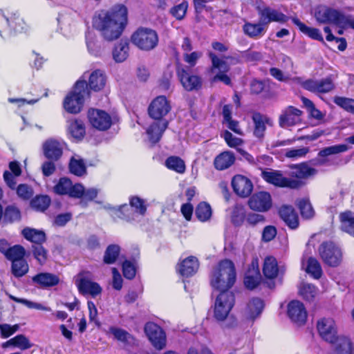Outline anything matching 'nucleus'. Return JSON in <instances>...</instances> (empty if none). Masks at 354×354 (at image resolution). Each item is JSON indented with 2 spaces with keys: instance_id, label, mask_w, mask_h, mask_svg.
<instances>
[{
  "instance_id": "1",
  "label": "nucleus",
  "mask_w": 354,
  "mask_h": 354,
  "mask_svg": "<svg viewBox=\"0 0 354 354\" xmlns=\"http://www.w3.org/2000/svg\"><path fill=\"white\" fill-rule=\"evenodd\" d=\"M128 23V10L122 4H116L109 10H101L93 18V28L106 41L118 39Z\"/></svg>"
},
{
  "instance_id": "2",
  "label": "nucleus",
  "mask_w": 354,
  "mask_h": 354,
  "mask_svg": "<svg viewBox=\"0 0 354 354\" xmlns=\"http://www.w3.org/2000/svg\"><path fill=\"white\" fill-rule=\"evenodd\" d=\"M236 281L234 263L227 259L221 261L214 268L210 276L212 287L221 292H229Z\"/></svg>"
},
{
  "instance_id": "3",
  "label": "nucleus",
  "mask_w": 354,
  "mask_h": 354,
  "mask_svg": "<svg viewBox=\"0 0 354 354\" xmlns=\"http://www.w3.org/2000/svg\"><path fill=\"white\" fill-rule=\"evenodd\" d=\"M208 56L211 59L212 66L209 72L214 74L212 78V82L221 81L226 85L231 84V80L227 75L230 70V64H236L240 62V59L236 55L224 56L222 57H218L214 53L209 52Z\"/></svg>"
},
{
  "instance_id": "4",
  "label": "nucleus",
  "mask_w": 354,
  "mask_h": 354,
  "mask_svg": "<svg viewBox=\"0 0 354 354\" xmlns=\"http://www.w3.org/2000/svg\"><path fill=\"white\" fill-rule=\"evenodd\" d=\"M89 92L85 80H78L73 90L66 96L63 106L70 113L80 112L84 104V99L88 96Z\"/></svg>"
},
{
  "instance_id": "5",
  "label": "nucleus",
  "mask_w": 354,
  "mask_h": 354,
  "mask_svg": "<svg viewBox=\"0 0 354 354\" xmlns=\"http://www.w3.org/2000/svg\"><path fill=\"white\" fill-rule=\"evenodd\" d=\"M131 41L139 49L149 51L157 46L159 39L156 30L141 27L132 34Z\"/></svg>"
},
{
  "instance_id": "6",
  "label": "nucleus",
  "mask_w": 354,
  "mask_h": 354,
  "mask_svg": "<svg viewBox=\"0 0 354 354\" xmlns=\"http://www.w3.org/2000/svg\"><path fill=\"white\" fill-rule=\"evenodd\" d=\"M75 284L79 292L84 295H90L96 297L100 295L102 287L93 281V274L86 270L80 272L76 277Z\"/></svg>"
},
{
  "instance_id": "7",
  "label": "nucleus",
  "mask_w": 354,
  "mask_h": 354,
  "mask_svg": "<svg viewBox=\"0 0 354 354\" xmlns=\"http://www.w3.org/2000/svg\"><path fill=\"white\" fill-rule=\"evenodd\" d=\"M130 206L127 204L118 207V216H122L129 221H135L138 216H142L147 210L145 201L138 197L133 196L130 198Z\"/></svg>"
},
{
  "instance_id": "8",
  "label": "nucleus",
  "mask_w": 354,
  "mask_h": 354,
  "mask_svg": "<svg viewBox=\"0 0 354 354\" xmlns=\"http://www.w3.org/2000/svg\"><path fill=\"white\" fill-rule=\"evenodd\" d=\"M234 304V297L231 292H221L216 297L214 316L218 321L225 320Z\"/></svg>"
},
{
  "instance_id": "9",
  "label": "nucleus",
  "mask_w": 354,
  "mask_h": 354,
  "mask_svg": "<svg viewBox=\"0 0 354 354\" xmlns=\"http://www.w3.org/2000/svg\"><path fill=\"white\" fill-rule=\"evenodd\" d=\"M323 261L333 267L339 266L342 261V250L333 242H324L319 248Z\"/></svg>"
},
{
  "instance_id": "10",
  "label": "nucleus",
  "mask_w": 354,
  "mask_h": 354,
  "mask_svg": "<svg viewBox=\"0 0 354 354\" xmlns=\"http://www.w3.org/2000/svg\"><path fill=\"white\" fill-rule=\"evenodd\" d=\"M262 177L266 182L277 187L296 189L301 186L299 180L286 178L279 171H264L262 172Z\"/></svg>"
},
{
  "instance_id": "11",
  "label": "nucleus",
  "mask_w": 354,
  "mask_h": 354,
  "mask_svg": "<svg viewBox=\"0 0 354 354\" xmlns=\"http://www.w3.org/2000/svg\"><path fill=\"white\" fill-rule=\"evenodd\" d=\"M145 333L149 340L158 350H162L166 346L167 337L162 328L153 322H148L145 326Z\"/></svg>"
},
{
  "instance_id": "12",
  "label": "nucleus",
  "mask_w": 354,
  "mask_h": 354,
  "mask_svg": "<svg viewBox=\"0 0 354 354\" xmlns=\"http://www.w3.org/2000/svg\"><path fill=\"white\" fill-rule=\"evenodd\" d=\"M294 81L301 85V86L311 92L317 93H325L332 91L334 88V84L332 80L329 78L322 79L319 80H304L301 77H296Z\"/></svg>"
},
{
  "instance_id": "13",
  "label": "nucleus",
  "mask_w": 354,
  "mask_h": 354,
  "mask_svg": "<svg viewBox=\"0 0 354 354\" xmlns=\"http://www.w3.org/2000/svg\"><path fill=\"white\" fill-rule=\"evenodd\" d=\"M171 110V105L164 95L156 97L152 100L148 107L149 115L155 120H166L164 117Z\"/></svg>"
},
{
  "instance_id": "14",
  "label": "nucleus",
  "mask_w": 354,
  "mask_h": 354,
  "mask_svg": "<svg viewBox=\"0 0 354 354\" xmlns=\"http://www.w3.org/2000/svg\"><path fill=\"white\" fill-rule=\"evenodd\" d=\"M250 208L259 212L268 211L272 205L270 194L267 192H259L254 193L248 201Z\"/></svg>"
},
{
  "instance_id": "15",
  "label": "nucleus",
  "mask_w": 354,
  "mask_h": 354,
  "mask_svg": "<svg viewBox=\"0 0 354 354\" xmlns=\"http://www.w3.org/2000/svg\"><path fill=\"white\" fill-rule=\"evenodd\" d=\"M88 118L91 125L98 130L104 131L111 125L110 115L105 111L92 109L88 112Z\"/></svg>"
},
{
  "instance_id": "16",
  "label": "nucleus",
  "mask_w": 354,
  "mask_h": 354,
  "mask_svg": "<svg viewBox=\"0 0 354 354\" xmlns=\"http://www.w3.org/2000/svg\"><path fill=\"white\" fill-rule=\"evenodd\" d=\"M54 192L59 195H68L71 197H79L83 192L81 184L73 185L70 179L61 178L54 187Z\"/></svg>"
},
{
  "instance_id": "17",
  "label": "nucleus",
  "mask_w": 354,
  "mask_h": 354,
  "mask_svg": "<svg viewBox=\"0 0 354 354\" xmlns=\"http://www.w3.org/2000/svg\"><path fill=\"white\" fill-rule=\"evenodd\" d=\"M177 75L182 86L187 91L196 90L201 86V78L196 75L191 74L185 67H178Z\"/></svg>"
},
{
  "instance_id": "18",
  "label": "nucleus",
  "mask_w": 354,
  "mask_h": 354,
  "mask_svg": "<svg viewBox=\"0 0 354 354\" xmlns=\"http://www.w3.org/2000/svg\"><path fill=\"white\" fill-rule=\"evenodd\" d=\"M287 313L292 322L303 325L307 319V311L304 304L297 300L291 301L288 305Z\"/></svg>"
},
{
  "instance_id": "19",
  "label": "nucleus",
  "mask_w": 354,
  "mask_h": 354,
  "mask_svg": "<svg viewBox=\"0 0 354 354\" xmlns=\"http://www.w3.org/2000/svg\"><path fill=\"white\" fill-rule=\"evenodd\" d=\"M64 143L60 140L50 138L42 145V149L45 157L49 160H57L63 153Z\"/></svg>"
},
{
  "instance_id": "20",
  "label": "nucleus",
  "mask_w": 354,
  "mask_h": 354,
  "mask_svg": "<svg viewBox=\"0 0 354 354\" xmlns=\"http://www.w3.org/2000/svg\"><path fill=\"white\" fill-rule=\"evenodd\" d=\"M319 335L328 342H333L336 337L337 327L335 321L331 318H323L317 324Z\"/></svg>"
},
{
  "instance_id": "21",
  "label": "nucleus",
  "mask_w": 354,
  "mask_h": 354,
  "mask_svg": "<svg viewBox=\"0 0 354 354\" xmlns=\"http://www.w3.org/2000/svg\"><path fill=\"white\" fill-rule=\"evenodd\" d=\"M257 10L259 20L264 26L271 22L284 23L287 20L285 15L270 7H258Z\"/></svg>"
},
{
  "instance_id": "22",
  "label": "nucleus",
  "mask_w": 354,
  "mask_h": 354,
  "mask_svg": "<svg viewBox=\"0 0 354 354\" xmlns=\"http://www.w3.org/2000/svg\"><path fill=\"white\" fill-rule=\"evenodd\" d=\"M301 111L292 106L285 109L279 116V126L282 128H288L297 124L301 120Z\"/></svg>"
},
{
  "instance_id": "23",
  "label": "nucleus",
  "mask_w": 354,
  "mask_h": 354,
  "mask_svg": "<svg viewBox=\"0 0 354 354\" xmlns=\"http://www.w3.org/2000/svg\"><path fill=\"white\" fill-rule=\"evenodd\" d=\"M167 126V120H154L149 124L146 128V134L149 142L151 144L159 142Z\"/></svg>"
},
{
  "instance_id": "24",
  "label": "nucleus",
  "mask_w": 354,
  "mask_h": 354,
  "mask_svg": "<svg viewBox=\"0 0 354 354\" xmlns=\"http://www.w3.org/2000/svg\"><path fill=\"white\" fill-rule=\"evenodd\" d=\"M232 186L234 192L241 197L249 196L253 189L251 180L242 175H236L232 178Z\"/></svg>"
},
{
  "instance_id": "25",
  "label": "nucleus",
  "mask_w": 354,
  "mask_h": 354,
  "mask_svg": "<svg viewBox=\"0 0 354 354\" xmlns=\"http://www.w3.org/2000/svg\"><path fill=\"white\" fill-rule=\"evenodd\" d=\"M264 308V304L262 299L259 298H252L247 304L243 311L244 318L248 321H254L261 314Z\"/></svg>"
},
{
  "instance_id": "26",
  "label": "nucleus",
  "mask_w": 354,
  "mask_h": 354,
  "mask_svg": "<svg viewBox=\"0 0 354 354\" xmlns=\"http://www.w3.org/2000/svg\"><path fill=\"white\" fill-rule=\"evenodd\" d=\"M342 14L330 8H322L315 13L317 20L320 23H330L340 27Z\"/></svg>"
},
{
  "instance_id": "27",
  "label": "nucleus",
  "mask_w": 354,
  "mask_h": 354,
  "mask_svg": "<svg viewBox=\"0 0 354 354\" xmlns=\"http://www.w3.org/2000/svg\"><path fill=\"white\" fill-rule=\"evenodd\" d=\"M198 268V259L196 257L190 256L178 263L177 271L183 277H189L196 273Z\"/></svg>"
},
{
  "instance_id": "28",
  "label": "nucleus",
  "mask_w": 354,
  "mask_h": 354,
  "mask_svg": "<svg viewBox=\"0 0 354 354\" xmlns=\"http://www.w3.org/2000/svg\"><path fill=\"white\" fill-rule=\"evenodd\" d=\"M331 354H354V343L345 336L336 337Z\"/></svg>"
},
{
  "instance_id": "29",
  "label": "nucleus",
  "mask_w": 354,
  "mask_h": 354,
  "mask_svg": "<svg viewBox=\"0 0 354 354\" xmlns=\"http://www.w3.org/2000/svg\"><path fill=\"white\" fill-rule=\"evenodd\" d=\"M32 282L42 288H48L57 285L59 278L57 275L50 272H40L32 278Z\"/></svg>"
},
{
  "instance_id": "30",
  "label": "nucleus",
  "mask_w": 354,
  "mask_h": 354,
  "mask_svg": "<svg viewBox=\"0 0 354 354\" xmlns=\"http://www.w3.org/2000/svg\"><path fill=\"white\" fill-rule=\"evenodd\" d=\"M261 274L259 271L258 264L257 262L252 263V268L247 272L245 279V286L250 290L255 288L261 281Z\"/></svg>"
},
{
  "instance_id": "31",
  "label": "nucleus",
  "mask_w": 354,
  "mask_h": 354,
  "mask_svg": "<svg viewBox=\"0 0 354 354\" xmlns=\"http://www.w3.org/2000/svg\"><path fill=\"white\" fill-rule=\"evenodd\" d=\"M106 82L105 74L100 70H95L90 74L88 85L91 90L99 91L104 88Z\"/></svg>"
},
{
  "instance_id": "32",
  "label": "nucleus",
  "mask_w": 354,
  "mask_h": 354,
  "mask_svg": "<svg viewBox=\"0 0 354 354\" xmlns=\"http://www.w3.org/2000/svg\"><path fill=\"white\" fill-rule=\"evenodd\" d=\"M279 214L281 218L291 229H295L298 227V216L292 207H281L279 210Z\"/></svg>"
},
{
  "instance_id": "33",
  "label": "nucleus",
  "mask_w": 354,
  "mask_h": 354,
  "mask_svg": "<svg viewBox=\"0 0 354 354\" xmlns=\"http://www.w3.org/2000/svg\"><path fill=\"white\" fill-rule=\"evenodd\" d=\"M254 124V134L257 138H262L266 129V124L272 125V121L266 115L254 113L252 116Z\"/></svg>"
},
{
  "instance_id": "34",
  "label": "nucleus",
  "mask_w": 354,
  "mask_h": 354,
  "mask_svg": "<svg viewBox=\"0 0 354 354\" xmlns=\"http://www.w3.org/2000/svg\"><path fill=\"white\" fill-rule=\"evenodd\" d=\"M317 171L315 169L308 166L306 163H302L293 167L291 176L296 178L303 185L301 179H306L315 175Z\"/></svg>"
},
{
  "instance_id": "35",
  "label": "nucleus",
  "mask_w": 354,
  "mask_h": 354,
  "mask_svg": "<svg viewBox=\"0 0 354 354\" xmlns=\"http://www.w3.org/2000/svg\"><path fill=\"white\" fill-rule=\"evenodd\" d=\"M340 228L354 237V213L346 211L339 214Z\"/></svg>"
},
{
  "instance_id": "36",
  "label": "nucleus",
  "mask_w": 354,
  "mask_h": 354,
  "mask_svg": "<svg viewBox=\"0 0 354 354\" xmlns=\"http://www.w3.org/2000/svg\"><path fill=\"white\" fill-rule=\"evenodd\" d=\"M263 273L267 279H274L279 273V266L277 259L273 257H267L263 266Z\"/></svg>"
},
{
  "instance_id": "37",
  "label": "nucleus",
  "mask_w": 354,
  "mask_h": 354,
  "mask_svg": "<svg viewBox=\"0 0 354 354\" xmlns=\"http://www.w3.org/2000/svg\"><path fill=\"white\" fill-rule=\"evenodd\" d=\"M129 45L127 41L121 40L113 50V58L118 63L125 61L129 56Z\"/></svg>"
},
{
  "instance_id": "38",
  "label": "nucleus",
  "mask_w": 354,
  "mask_h": 354,
  "mask_svg": "<svg viewBox=\"0 0 354 354\" xmlns=\"http://www.w3.org/2000/svg\"><path fill=\"white\" fill-rule=\"evenodd\" d=\"M292 22L299 28L301 32L310 38L324 42V38L317 28L308 27L297 18H293Z\"/></svg>"
},
{
  "instance_id": "39",
  "label": "nucleus",
  "mask_w": 354,
  "mask_h": 354,
  "mask_svg": "<svg viewBox=\"0 0 354 354\" xmlns=\"http://www.w3.org/2000/svg\"><path fill=\"white\" fill-rule=\"evenodd\" d=\"M234 160L235 157L232 152L224 151L216 157L214 166L218 170H223L230 167Z\"/></svg>"
},
{
  "instance_id": "40",
  "label": "nucleus",
  "mask_w": 354,
  "mask_h": 354,
  "mask_svg": "<svg viewBox=\"0 0 354 354\" xmlns=\"http://www.w3.org/2000/svg\"><path fill=\"white\" fill-rule=\"evenodd\" d=\"M348 149V147L346 145H334L328 147H326L323 149H322L319 153L318 156L320 158L318 160V163L319 165H324L326 162V157L337 154L339 153L346 151Z\"/></svg>"
},
{
  "instance_id": "41",
  "label": "nucleus",
  "mask_w": 354,
  "mask_h": 354,
  "mask_svg": "<svg viewBox=\"0 0 354 354\" xmlns=\"http://www.w3.org/2000/svg\"><path fill=\"white\" fill-rule=\"evenodd\" d=\"M68 131L75 140H81L85 135V128L83 122L78 120H68Z\"/></svg>"
},
{
  "instance_id": "42",
  "label": "nucleus",
  "mask_w": 354,
  "mask_h": 354,
  "mask_svg": "<svg viewBox=\"0 0 354 354\" xmlns=\"http://www.w3.org/2000/svg\"><path fill=\"white\" fill-rule=\"evenodd\" d=\"M22 234L26 239L32 243L40 245L46 240V234L44 231L30 227H26L22 230Z\"/></svg>"
},
{
  "instance_id": "43",
  "label": "nucleus",
  "mask_w": 354,
  "mask_h": 354,
  "mask_svg": "<svg viewBox=\"0 0 354 354\" xmlns=\"http://www.w3.org/2000/svg\"><path fill=\"white\" fill-rule=\"evenodd\" d=\"M70 171L77 176H82L86 174V168L85 162L78 155L71 157L69 163Z\"/></svg>"
},
{
  "instance_id": "44",
  "label": "nucleus",
  "mask_w": 354,
  "mask_h": 354,
  "mask_svg": "<svg viewBox=\"0 0 354 354\" xmlns=\"http://www.w3.org/2000/svg\"><path fill=\"white\" fill-rule=\"evenodd\" d=\"M167 168L178 174H184L186 166L184 160L178 156H171L168 157L165 163Z\"/></svg>"
},
{
  "instance_id": "45",
  "label": "nucleus",
  "mask_w": 354,
  "mask_h": 354,
  "mask_svg": "<svg viewBox=\"0 0 354 354\" xmlns=\"http://www.w3.org/2000/svg\"><path fill=\"white\" fill-rule=\"evenodd\" d=\"M265 26L260 21L258 24L246 23L243 26L244 32L250 37H261L265 32Z\"/></svg>"
},
{
  "instance_id": "46",
  "label": "nucleus",
  "mask_w": 354,
  "mask_h": 354,
  "mask_svg": "<svg viewBox=\"0 0 354 354\" xmlns=\"http://www.w3.org/2000/svg\"><path fill=\"white\" fill-rule=\"evenodd\" d=\"M305 270L307 273L316 279H319L322 274V270L319 263L313 257H310L307 260Z\"/></svg>"
},
{
  "instance_id": "47",
  "label": "nucleus",
  "mask_w": 354,
  "mask_h": 354,
  "mask_svg": "<svg viewBox=\"0 0 354 354\" xmlns=\"http://www.w3.org/2000/svg\"><path fill=\"white\" fill-rule=\"evenodd\" d=\"M110 333L114 337L125 344H131L134 343V338L126 330L111 327L109 329Z\"/></svg>"
},
{
  "instance_id": "48",
  "label": "nucleus",
  "mask_w": 354,
  "mask_h": 354,
  "mask_svg": "<svg viewBox=\"0 0 354 354\" xmlns=\"http://www.w3.org/2000/svg\"><path fill=\"white\" fill-rule=\"evenodd\" d=\"M9 297L12 301H16L17 303L22 304L24 306H26V307H28V308H34V309L47 311V312L52 311V309L49 306H47L43 304L31 301H29L26 299L17 298L11 295H9Z\"/></svg>"
},
{
  "instance_id": "49",
  "label": "nucleus",
  "mask_w": 354,
  "mask_h": 354,
  "mask_svg": "<svg viewBox=\"0 0 354 354\" xmlns=\"http://www.w3.org/2000/svg\"><path fill=\"white\" fill-rule=\"evenodd\" d=\"M212 214V208L208 203L203 202L198 205L196 209V215L198 220L205 222L211 218Z\"/></svg>"
},
{
  "instance_id": "50",
  "label": "nucleus",
  "mask_w": 354,
  "mask_h": 354,
  "mask_svg": "<svg viewBox=\"0 0 354 354\" xmlns=\"http://www.w3.org/2000/svg\"><path fill=\"white\" fill-rule=\"evenodd\" d=\"M28 265L24 258L15 261L12 263V272L17 277L24 276L28 272Z\"/></svg>"
},
{
  "instance_id": "51",
  "label": "nucleus",
  "mask_w": 354,
  "mask_h": 354,
  "mask_svg": "<svg viewBox=\"0 0 354 354\" xmlns=\"http://www.w3.org/2000/svg\"><path fill=\"white\" fill-rule=\"evenodd\" d=\"M6 21L10 28L8 33L11 32L12 29L16 32H20L24 30L25 24L24 20L16 15L11 16L10 18H6Z\"/></svg>"
},
{
  "instance_id": "52",
  "label": "nucleus",
  "mask_w": 354,
  "mask_h": 354,
  "mask_svg": "<svg viewBox=\"0 0 354 354\" xmlns=\"http://www.w3.org/2000/svg\"><path fill=\"white\" fill-rule=\"evenodd\" d=\"M24 248L21 245H16L12 247H10L4 256L6 259L12 261L13 263L15 261L24 258Z\"/></svg>"
},
{
  "instance_id": "53",
  "label": "nucleus",
  "mask_w": 354,
  "mask_h": 354,
  "mask_svg": "<svg viewBox=\"0 0 354 354\" xmlns=\"http://www.w3.org/2000/svg\"><path fill=\"white\" fill-rule=\"evenodd\" d=\"M299 294L306 300L310 301L317 295V289L313 285L304 283L299 288Z\"/></svg>"
},
{
  "instance_id": "54",
  "label": "nucleus",
  "mask_w": 354,
  "mask_h": 354,
  "mask_svg": "<svg viewBox=\"0 0 354 354\" xmlns=\"http://www.w3.org/2000/svg\"><path fill=\"white\" fill-rule=\"evenodd\" d=\"M50 199L47 196H39L31 201V207L37 211L43 212L50 205Z\"/></svg>"
},
{
  "instance_id": "55",
  "label": "nucleus",
  "mask_w": 354,
  "mask_h": 354,
  "mask_svg": "<svg viewBox=\"0 0 354 354\" xmlns=\"http://www.w3.org/2000/svg\"><path fill=\"white\" fill-rule=\"evenodd\" d=\"M298 207L303 217L306 218H310L314 216V209L308 199L303 198L299 200L298 202Z\"/></svg>"
},
{
  "instance_id": "56",
  "label": "nucleus",
  "mask_w": 354,
  "mask_h": 354,
  "mask_svg": "<svg viewBox=\"0 0 354 354\" xmlns=\"http://www.w3.org/2000/svg\"><path fill=\"white\" fill-rule=\"evenodd\" d=\"M98 194V190L95 188H88L85 189L83 187V192L81 195L77 197L78 198H82L80 201V205L85 207L86 206V201H93L95 199Z\"/></svg>"
},
{
  "instance_id": "57",
  "label": "nucleus",
  "mask_w": 354,
  "mask_h": 354,
  "mask_svg": "<svg viewBox=\"0 0 354 354\" xmlns=\"http://www.w3.org/2000/svg\"><path fill=\"white\" fill-rule=\"evenodd\" d=\"M120 252V248L116 245H109L104 257V261L107 264H111L115 262Z\"/></svg>"
},
{
  "instance_id": "58",
  "label": "nucleus",
  "mask_w": 354,
  "mask_h": 354,
  "mask_svg": "<svg viewBox=\"0 0 354 354\" xmlns=\"http://www.w3.org/2000/svg\"><path fill=\"white\" fill-rule=\"evenodd\" d=\"M188 8V3L187 1H183L178 5L174 6L170 13L178 20H181L185 16Z\"/></svg>"
},
{
  "instance_id": "59",
  "label": "nucleus",
  "mask_w": 354,
  "mask_h": 354,
  "mask_svg": "<svg viewBox=\"0 0 354 354\" xmlns=\"http://www.w3.org/2000/svg\"><path fill=\"white\" fill-rule=\"evenodd\" d=\"M227 145L232 148H238L243 143L242 139L234 136L230 131L225 130L221 134Z\"/></svg>"
},
{
  "instance_id": "60",
  "label": "nucleus",
  "mask_w": 354,
  "mask_h": 354,
  "mask_svg": "<svg viewBox=\"0 0 354 354\" xmlns=\"http://www.w3.org/2000/svg\"><path fill=\"white\" fill-rule=\"evenodd\" d=\"M13 342V346L17 347L21 350H26L32 346V344L28 339L24 335H18L12 338Z\"/></svg>"
},
{
  "instance_id": "61",
  "label": "nucleus",
  "mask_w": 354,
  "mask_h": 354,
  "mask_svg": "<svg viewBox=\"0 0 354 354\" xmlns=\"http://www.w3.org/2000/svg\"><path fill=\"white\" fill-rule=\"evenodd\" d=\"M308 147H301L299 149H286L285 156L292 159H297L304 157L309 152Z\"/></svg>"
},
{
  "instance_id": "62",
  "label": "nucleus",
  "mask_w": 354,
  "mask_h": 354,
  "mask_svg": "<svg viewBox=\"0 0 354 354\" xmlns=\"http://www.w3.org/2000/svg\"><path fill=\"white\" fill-rule=\"evenodd\" d=\"M20 217V212L17 207L13 206H9L6 207L4 213V218L6 221L9 222H14L19 221Z\"/></svg>"
},
{
  "instance_id": "63",
  "label": "nucleus",
  "mask_w": 354,
  "mask_h": 354,
  "mask_svg": "<svg viewBox=\"0 0 354 354\" xmlns=\"http://www.w3.org/2000/svg\"><path fill=\"white\" fill-rule=\"evenodd\" d=\"M19 328V326L18 324L13 326L8 324H0V335L3 338H8L17 332Z\"/></svg>"
},
{
  "instance_id": "64",
  "label": "nucleus",
  "mask_w": 354,
  "mask_h": 354,
  "mask_svg": "<svg viewBox=\"0 0 354 354\" xmlns=\"http://www.w3.org/2000/svg\"><path fill=\"white\" fill-rule=\"evenodd\" d=\"M33 255L41 265H43L47 259V252L41 245L33 247Z\"/></svg>"
}]
</instances>
